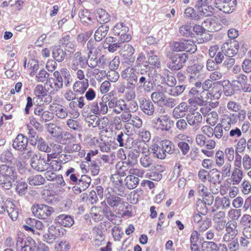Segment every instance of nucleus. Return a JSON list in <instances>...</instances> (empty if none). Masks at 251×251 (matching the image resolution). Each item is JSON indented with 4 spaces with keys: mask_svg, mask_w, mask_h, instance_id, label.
<instances>
[{
    "mask_svg": "<svg viewBox=\"0 0 251 251\" xmlns=\"http://www.w3.org/2000/svg\"><path fill=\"white\" fill-rule=\"evenodd\" d=\"M18 173L13 166L6 164L0 165V187L9 190L15 185V191L20 196L27 192L28 185L25 181L18 180Z\"/></svg>",
    "mask_w": 251,
    "mask_h": 251,
    "instance_id": "nucleus-1",
    "label": "nucleus"
},
{
    "mask_svg": "<svg viewBox=\"0 0 251 251\" xmlns=\"http://www.w3.org/2000/svg\"><path fill=\"white\" fill-rule=\"evenodd\" d=\"M136 86L148 93L153 90V83L149 71L145 69L139 68Z\"/></svg>",
    "mask_w": 251,
    "mask_h": 251,
    "instance_id": "nucleus-2",
    "label": "nucleus"
},
{
    "mask_svg": "<svg viewBox=\"0 0 251 251\" xmlns=\"http://www.w3.org/2000/svg\"><path fill=\"white\" fill-rule=\"evenodd\" d=\"M171 47L176 52L185 51L191 53H195L197 50V46L193 41L183 39L171 42Z\"/></svg>",
    "mask_w": 251,
    "mask_h": 251,
    "instance_id": "nucleus-3",
    "label": "nucleus"
},
{
    "mask_svg": "<svg viewBox=\"0 0 251 251\" xmlns=\"http://www.w3.org/2000/svg\"><path fill=\"white\" fill-rule=\"evenodd\" d=\"M188 59V56L185 53L175 54L170 58L167 67L172 71L179 70L183 67Z\"/></svg>",
    "mask_w": 251,
    "mask_h": 251,
    "instance_id": "nucleus-4",
    "label": "nucleus"
},
{
    "mask_svg": "<svg viewBox=\"0 0 251 251\" xmlns=\"http://www.w3.org/2000/svg\"><path fill=\"white\" fill-rule=\"evenodd\" d=\"M110 93L107 96V102L109 108L112 110V112L116 114H119L125 109H126V104L124 100L118 99L117 97L111 95Z\"/></svg>",
    "mask_w": 251,
    "mask_h": 251,
    "instance_id": "nucleus-5",
    "label": "nucleus"
},
{
    "mask_svg": "<svg viewBox=\"0 0 251 251\" xmlns=\"http://www.w3.org/2000/svg\"><path fill=\"white\" fill-rule=\"evenodd\" d=\"M174 125L170 116L166 114L160 116L154 122V127L158 130L169 131Z\"/></svg>",
    "mask_w": 251,
    "mask_h": 251,
    "instance_id": "nucleus-6",
    "label": "nucleus"
},
{
    "mask_svg": "<svg viewBox=\"0 0 251 251\" xmlns=\"http://www.w3.org/2000/svg\"><path fill=\"white\" fill-rule=\"evenodd\" d=\"M215 22L212 19H207L202 23V25H195L192 28L194 31L197 35H200L201 37L203 36L205 31L214 32L217 30L216 27H215Z\"/></svg>",
    "mask_w": 251,
    "mask_h": 251,
    "instance_id": "nucleus-7",
    "label": "nucleus"
},
{
    "mask_svg": "<svg viewBox=\"0 0 251 251\" xmlns=\"http://www.w3.org/2000/svg\"><path fill=\"white\" fill-rule=\"evenodd\" d=\"M88 65L87 59L80 51L75 52L72 58L70 67L72 70L76 71L78 69L86 68Z\"/></svg>",
    "mask_w": 251,
    "mask_h": 251,
    "instance_id": "nucleus-8",
    "label": "nucleus"
},
{
    "mask_svg": "<svg viewBox=\"0 0 251 251\" xmlns=\"http://www.w3.org/2000/svg\"><path fill=\"white\" fill-rule=\"evenodd\" d=\"M138 71L139 68L128 67L123 71L121 76L126 80L127 85L136 86Z\"/></svg>",
    "mask_w": 251,
    "mask_h": 251,
    "instance_id": "nucleus-9",
    "label": "nucleus"
},
{
    "mask_svg": "<svg viewBox=\"0 0 251 251\" xmlns=\"http://www.w3.org/2000/svg\"><path fill=\"white\" fill-rule=\"evenodd\" d=\"M238 42L235 40H228L222 46V50L228 57H233L237 54L239 50Z\"/></svg>",
    "mask_w": 251,
    "mask_h": 251,
    "instance_id": "nucleus-10",
    "label": "nucleus"
},
{
    "mask_svg": "<svg viewBox=\"0 0 251 251\" xmlns=\"http://www.w3.org/2000/svg\"><path fill=\"white\" fill-rule=\"evenodd\" d=\"M237 224L236 221L231 220L227 222L226 225V233L224 235L225 242H229L236 238L238 233Z\"/></svg>",
    "mask_w": 251,
    "mask_h": 251,
    "instance_id": "nucleus-11",
    "label": "nucleus"
},
{
    "mask_svg": "<svg viewBox=\"0 0 251 251\" xmlns=\"http://www.w3.org/2000/svg\"><path fill=\"white\" fill-rule=\"evenodd\" d=\"M58 43L59 47L64 48L67 52L71 53L75 50L76 48L75 42L69 34L63 35Z\"/></svg>",
    "mask_w": 251,
    "mask_h": 251,
    "instance_id": "nucleus-12",
    "label": "nucleus"
},
{
    "mask_svg": "<svg viewBox=\"0 0 251 251\" xmlns=\"http://www.w3.org/2000/svg\"><path fill=\"white\" fill-rule=\"evenodd\" d=\"M186 120L188 125L193 127V129L197 131L201 126L202 117L199 112L194 111L187 115Z\"/></svg>",
    "mask_w": 251,
    "mask_h": 251,
    "instance_id": "nucleus-13",
    "label": "nucleus"
},
{
    "mask_svg": "<svg viewBox=\"0 0 251 251\" xmlns=\"http://www.w3.org/2000/svg\"><path fill=\"white\" fill-rule=\"evenodd\" d=\"M105 197L107 203L112 207H117L121 203L122 199L117 196V193L113 190V188H107L104 191Z\"/></svg>",
    "mask_w": 251,
    "mask_h": 251,
    "instance_id": "nucleus-14",
    "label": "nucleus"
},
{
    "mask_svg": "<svg viewBox=\"0 0 251 251\" xmlns=\"http://www.w3.org/2000/svg\"><path fill=\"white\" fill-rule=\"evenodd\" d=\"M84 97L80 96L75 98V100L69 103V113L74 117H78L79 112L78 108L82 109L85 105Z\"/></svg>",
    "mask_w": 251,
    "mask_h": 251,
    "instance_id": "nucleus-15",
    "label": "nucleus"
},
{
    "mask_svg": "<svg viewBox=\"0 0 251 251\" xmlns=\"http://www.w3.org/2000/svg\"><path fill=\"white\" fill-rule=\"evenodd\" d=\"M53 78L50 77L47 79V83L53 91H57L62 89L63 86V79L61 74V70L60 72L55 71L53 73Z\"/></svg>",
    "mask_w": 251,
    "mask_h": 251,
    "instance_id": "nucleus-16",
    "label": "nucleus"
},
{
    "mask_svg": "<svg viewBox=\"0 0 251 251\" xmlns=\"http://www.w3.org/2000/svg\"><path fill=\"white\" fill-rule=\"evenodd\" d=\"M139 108L144 114L149 116L154 115L155 106L151 100L143 98L139 100Z\"/></svg>",
    "mask_w": 251,
    "mask_h": 251,
    "instance_id": "nucleus-17",
    "label": "nucleus"
},
{
    "mask_svg": "<svg viewBox=\"0 0 251 251\" xmlns=\"http://www.w3.org/2000/svg\"><path fill=\"white\" fill-rule=\"evenodd\" d=\"M203 66L202 63H199L188 67L187 72L189 75L188 77L190 82H193L200 77Z\"/></svg>",
    "mask_w": 251,
    "mask_h": 251,
    "instance_id": "nucleus-18",
    "label": "nucleus"
},
{
    "mask_svg": "<svg viewBox=\"0 0 251 251\" xmlns=\"http://www.w3.org/2000/svg\"><path fill=\"white\" fill-rule=\"evenodd\" d=\"M48 92L47 90L42 85H37L34 90L35 98L40 99L45 102L49 103L51 101L52 97Z\"/></svg>",
    "mask_w": 251,
    "mask_h": 251,
    "instance_id": "nucleus-19",
    "label": "nucleus"
},
{
    "mask_svg": "<svg viewBox=\"0 0 251 251\" xmlns=\"http://www.w3.org/2000/svg\"><path fill=\"white\" fill-rule=\"evenodd\" d=\"M28 140L22 133L19 134L13 141L12 147L19 151H24L28 147Z\"/></svg>",
    "mask_w": 251,
    "mask_h": 251,
    "instance_id": "nucleus-20",
    "label": "nucleus"
},
{
    "mask_svg": "<svg viewBox=\"0 0 251 251\" xmlns=\"http://www.w3.org/2000/svg\"><path fill=\"white\" fill-rule=\"evenodd\" d=\"M47 160L42 157L40 154H36L30 160V165L35 170L42 172L45 171L48 164Z\"/></svg>",
    "mask_w": 251,
    "mask_h": 251,
    "instance_id": "nucleus-21",
    "label": "nucleus"
},
{
    "mask_svg": "<svg viewBox=\"0 0 251 251\" xmlns=\"http://www.w3.org/2000/svg\"><path fill=\"white\" fill-rule=\"evenodd\" d=\"M123 49L122 54L124 62L127 65H131L135 60V58L133 56L134 48L129 44H125Z\"/></svg>",
    "mask_w": 251,
    "mask_h": 251,
    "instance_id": "nucleus-22",
    "label": "nucleus"
},
{
    "mask_svg": "<svg viewBox=\"0 0 251 251\" xmlns=\"http://www.w3.org/2000/svg\"><path fill=\"white\" fill-rule=\"evenodd\" d=\"M55 221L65 227H71L74 223L73 217L66 214H61L57 216Z\"/></svg>",
    "mask_w": 251,
    "mask_h": 251,
    "instance_id": "nucleus-23",
    "label": "nucleus"
},
{
    "mask_svg": "<svg viewBox=\"0 0 251 251\" xmlns=\"http://www.w3.org/2000/svg\"><path fill=\"white\" fill-rule=\"evenodd\" d=\"M186 88L185 84H179L178 85H174L170 88H166L164 92L169 95L173 97H178L181 95Z\"/></svg>",
    "mask_w": 251,
    "mask_h": 251,
    "instance_id": "nucleus-24",
    "label": "nucleus"
},
{
    "mask_svg": "<svg viewBox=\"0 0 251 251\" xmlns=\"http://www.w3.org/2000/svg\"><path fill=\"white\" fill-rule=\"evenodd\" d=\"M88 86V80L85 79L75 81L73 84V89L75 93L82 95L86 92Z\"/></svg>",
    "mask_w": 251,
    "mask_h": 251,
    "instance_id": "nucleus-25",
    "label": "nucleus"
},
{
    "mask_svg": "<svg viewBox=\"0 0 251 251\" xmlns=\"http://www.w3.org/2000/svg\"><path fill=\"white\" fill-rule=\"evenodd\" d=\"M58 160H53L50 161V164L54 170H59L61 167L60 163H65L72 159L73 157L68 154H62L58 157Z\"/></svg>",
    "mask_w": 251,
    "mask_h": 251,
    "instance_id": "nucleus-26",
    "label": "nucleus"
},
{
    "mask_svg": "<svg viewBox=\"0 0 251 251\" xmlns=\"http://www.w3.org/2000/svg\"><path fill=\"white\" fill-rule=\"evenodd\" d=\"M54 212V209L52 207L46 204L38 205L37 213L41 219H46Z\"/></svg>",
    "mask_w": 251,
    "mask_h": 251,
    "instance_id": "nucleus-27",
    "label": "nucleus"
},
{
    "mask_svg": "<svg viewBox=\"0 0 251 251\" xmlns=\"http://www.w3.org/2000/svg\"><path fill=\"white\" fill-rule=\"evenodd\" d=\"M188 110L187 104L185 102H181L178 105L175 107L173 111V115L176 119H179L185 115V112Z\"/></svg>",
    "mask_w": 251,
    "mask_h": 251,
    "instance_id": "nucleus-28",
    "label": "nucleus"
},
{
    "mask_svg": "<svg viewBox=\"0 0 251 251\" xmlns=\"http://www.w3.org/2000/svg\"><path fill=\"white\" fill-rule=\"evenodd\" d=\"M198 10L200 19L201 17L211 16L215 12V8L212 5H209V4H205L204 6L203 5L201 7L196 8Z\"/></svg>",
    "mask_w": 251,
    "mask_h": 251,
    "instance_id": "nucleus-29",
    "label": "nucleus"
},
{
    "mask_svg": "<svg viewBox=\"0 0 251 251\" xmlns=\"http://www.w3.org/2000/svg\"><path fill=\"white\" fill-rule=\"evenodd\" d=\"M115 139L119 143L120 147H125L126 148L128 147L127 142L132 141V138L129 137L127 134L123 131L120 132L116 135Z\"/></svg>",
    "mask_w": 251,
    "mask_h": 251,
    "instance_id": "nucleus-30",
    "label": "nucleus"
},
{
    "mask_svg": "<svg viewBox=\"0 0 251 251\" xmlns=\"http://www.w3.org/2000/svg\"><path fill=\"white\" fill-rule=\"evenodd\" d=\"M151 153H152L154 157L160 159H164L166 157V154L164 151L162 145L159 146L156 144H154L151 145L150 148Z\"/></svg>",
    "mask_w": 251,
    "mask_h": 251,
    "instance_id": "nucleus-31",
    "label": "nucleus"
},
{
    "mask_svg": "<svg viewBox=\"0 0 251 251\" xmlns=\"http://www.w3.org/2000/svg\"><path fill=\"white\" fill-rule=\"evenodd\" d=\"M108 30V25H102L100 26L95 32V40L97 42L101 41L106 36Z\"/></svg>",
    "mask_w": 251,
    "mask_h": 251,
    "instance_id": "nucleus-32",
    "label": "nucleus"
},
{
    "mask_svg": "<svg viewBox=\"0 0 251 251\" xmlns=\"http://www.w3.org/2000/svg\"><path fill=\"white\" fill-rule=\"evenodd\" d=\"M124 181L126 187L127 189L131 190L135 188L138 186L139 182V178L130 174L126 177Z\"/></svg>",
    "mask_w": 251,
    "mask_h": 251,
    "instance_id": "nucleus-33",
    "label": "nucleus"
},
{
    "mask_svg": "<svg viewBox=\"0 0 251 251\" xmlns=\"http://www.w3.org/2000/svg\"><path fill=\"white\" fill-rule=\"evenodd\" d=\"M96 15L98 22L100 24H106L110 21V15L104 9L98 8L96 10Z\"/></svg>",
    "mask_w": 251,
    "mask_h": 251,
    "instance_id": "nucleus-34",
    "label": "nucleus"
},
{
    "mask_svg": "<svg viewBox=\"0 0 251 251\" xmlns=\"http://www.w3.org/2000/svg\"><path fill=\"white\" fill-rule=\"evenodd\" d=\"M66 51L64 50L60 47H55L52 51V56L53 59L58 62H62L66 55Z\"/></svg>",
    "mask_w": 251,
    "mask_h": 251,
    "instance_id": "nucleus-35",
    "label": "nucleus"
},
{
    "mask_svg": "<svg viewBox=\"0 0 251 251\" xmlns=\"http://www.w3.org/2000/svg\"><path fill=\"white\" fill-rule=\"evenodd\" d=\"M28 183L31 186H38L44 184L45 179L41 175H32L29 176L27 179Z\"/></svg>",
    "mask_w": 251,
    "mask_h": 251,
    "instance_id": "nucleus-36",
    "label": "nucleus"
},
{
    "mask_svg": "<svg viewBox=\"0 0 251 251\" xmlns=\"http://www.w3.org/2000/svg\"><path fill=\"white\" fill-rule=\"evenodd\" d=\"M161 145H162L166 154L167 153L172 154L175 153L176 151L174 144L170 140H164L162 141Z\"/></svg>",
    "mask_w": 251,
    "mask_h": 251,
    "instance_id": "nucleus-37",
    "label": "nucleus"
},
{
    "mask_svg": "<svg viewBox=\"0 0 251 251\" xmlns=\"http://www.w3.org/2000/svg\"><path fill=\"white\" fill-rule=\"evenodd\" d=\"M237 3V0H225L222 11L227 14L232 13L235 9Z\"/></svg>",
    "mask_w": 251,
    "mask_h": 251,
    "instance_id": "nucleus-38",
    "label": "nucleus"
},
{
    "mask_svg": "<svg viewBox=\"0 0 251 251\" xmlns=\"http://www.w3.org/2000/svg\"><path fill=\"white\" fill-rule=\"evenodd\" d=\"M102 213L104 217L112 223L116 224L115 221L117 218V216L112 211L111 208L107 205H105L103 207L102 210Z\"/></svg>",
    "mask_w": 251,
    "mask_h": 251,
    "instance_id": "nucleus-39",
    "label": "nucleus"
},
{
    "mask_svg": "<svg viewBox=\"0 0 251 251\" xmlns=\"http://www.w3.org/2000/svg\"><path fill=\"white\" fill-rule=\"evenodd\" d=\"M223 92L226 96H231L235 93V86L230 82L229 80H224L222 82Z\"/></svg>",
    "mask_w": 251,
    "mask_h": 251,
    "instance_id": "nucleus-40",
    "label": "nucleus"
},
{
    "mask_svg": "<svg viewBox=\"0 0 251 251\" xmlns=\"http://www.w3.org/2000/svg\"><path fill=\"white\" fill-rule=\"evenodd\" d=\"M139 145L137 146L138 150L136 149L133 150L129 151L128 154V162L127 164H131L133 162H136L137 158L140 155V152L141 151L140 148L142 147V142L139 141Z\"/></svg>",
    "mask_w": 251,
    "mask_h": 251,
    "instance_id": "nucleus-41",
    "label": "nucleus"
},
{
    "mask_svg": "<svg viewBox=\"0 0 251 251\" xmlns=\"http://www.w3.org/2000/svg\"><path fill=\"white\" fill-rule=\"evenodd\" d=\"M47 129L50 134L54 137L58 138L61 135V128L54 124H48Z\"/></svg>",
    "mask_w": 251,
    "mask_h": 251,
    "instance_id": "nucleus-42",
    "label": "nucleus"
},
{
    "mask_svg": "<svg viewBox=\"0 0 251 251\" xmlns=\"http://www.w3.org/2000/svg\"><path fill=\"white\" fill-rule=\"evenodd\" d=\"M19 251H38V248L34 240L29 237Z\"/></svg>",
    "mask_w": 251,
    "mask_h": 251,
    "instance_id": "nucleus-43",
    "label": "nucleus"
},
{
    "mask_svg": "<svg viewBox=\"0 0 251 251\" xmlns=\"http://www.w3.org/2000/svg\"><path fill=\"white\" fill-rule=\"evenodd\" d=\"M107 95H104L101 99V101L99 103V115H105L108 112V105L107 102Z\"/></svg>",
    "mask_w": 251,
    "mask_h": 251,
    "instance_id": "nucleus-44",
    "label": "nucleus"
},
{
    "mask_svg": "<svg viewBox=\"0 0 251 251\" xmlns=\"http://www.w3.org/2000/svg\"><path fill=\"white\" fill-rule=\"evenodd\" d=\"M170 73L168 69L164 70V75L166 76V79L163 77L162 83H165L168 86V88H170L174 85L176 84V79L173 75H169Z\"/></svg>",
    "mask_w": 251,
    "mask_h": 251,
    "instance_id": "nucleus-45",
    "label": "nucleus"
},
{
    "mask_svg": "<svg viewBox=\"0 0 251 251\" xmlns=\"http://www.w3.org/2000/svg\"><path fill=\"white\" fill-rule=\"evenodd\" d=\"M243 171L238 168H234L231 174L233 184H238L243 178Z\"/></svg>",
    "mask_w": 251,
    "mask_h": 251,
    "instance_id": "nucleus-46",
    "label": "nucleus"
},
{
    "mask_svg": "<svg viewBox=\"0 0 251 251\" xmlns=\"http://www.w3.org/2000/svg\"><path fill=\"white\" fill-rule=\"evenodd\" d=\"M184 17L191 20H200L198 12H196L194 9L191 7H187L185 9L184 12Z\"/></svg>",
    "mask_w": 251,
    "mask_h": 251,
    "instance_id": "nucleus-47",
    "label": "nucleus"
},
{
    "mask_svg": "<svg viewBox=\"0 0 251 251\" xmlns=\"http://www.w3.org/2000/svg\"><path fill=\"white\" fill-rule=\"evenodd\" d=\"M91 182V178L86 175H81L76 184H78L84 191L90 186Z\"/></svg>",
    "mask_w": 251,
    "mask_h": 251,
    "instance_id": "nucleus-48",
    "label": "nucleus"
},
{
    "mask_svg": "<svg viewBox=\"0 0 251 251\" xmlns=\"http://www.w3.org/2000/svg\"><path fill=\"white\" fill-rule=\"evenodd\" d=\"M55 115L60 119H65L68 115L66 108L62 105H57L54 109Z\"/></svg>",
    "mask_w": 251,
    "mask_h": 251,
    "instance_id": "nucleus-49",
    "label": "nucleus"
},
{
    "mask_svg": "<svg viewBox=\"0 0 251 251\" xmlns=\"http://www.w3.org/2000/svg\"><path fill=\"white\" fill-rule=\"evenodd\" d=\"M217 244L211 241H203L201 244V251H218Z\"/></svg>",
    "mask_w": 251,
    "mask_h": 251,
    "instance_id": "nucleus-50",
    "label": "nucleus"
},
{
    "mask_svg": "<svg viewBox=\"0 0 251 251\" xmlns=\"http://www.w3.org/2000/svg\"><path fill=\"white\" fill-rule=\"evenodd\" d=\"M180 34L185 37L194 36V33L192 32V27L190 24H185L181 26L179 29Z\"/></svg>",
    "mask_w": 251,
    "mask_h": 251,
    "instance_id": "nucleus-51",
    "label": "nucleus"
},
{
    "mask_svg": "<svg viewBox=\"0 0 251 251\" xmlns=\"http://www.w3.org/2000/svg\"><path fill=\"white\" fill-rule=\"evenodd\" d=\"M62 151V148L61 145L59 144H54L52 146V152L50 154H48V162L50 160V158H56L60 155Z\"/></svg>",
    "mask_w": 251,
    "mask_h": 251,
    "instance_id": "nucleus-52",
    "label": "nucleus"
},
{
    "mask_svg": "<svg viewBox=\"0 0 251 251\" xmlns=\"http://www.w3.org/2000/svg\"><path fill=\"white\" fill-rule=\"evenodd\" d=\"M29 139L28 142L32 146L37 145L38 141L41 137H39L36 130L33 128H28Z\"/></svg>",
    "mask_w": 251,
    "mask_h": 251,
    "instance_id": "nucleus-53",
    "label": "nucleus"
},
{
    "mask_svg": "<svg viewBox=\"0 0 251 251\" xmlns=\"http://www.w3.org/2000/svg\"><path fill=\"white\" fill-rule=\"evenodd\" d=\"M67 126L75 131H79L81 129L80 121L74 119H69L67 121Z\"/></svg>",
    "mask_w": 251,
    "mask_h": 251,
    "instance_id": "nucleus-54",
    "label": "nucleus"
},
{
    "mask_svg": "<svg viewBox=\"0 0 251 251\" xmlns=\"http://www.w3.org/2000/svg\"><path fill=\"white\" fill-rule=\"evenodd\" d=\"M14 156L12 152L8 150L3 151L0 155V160L1 162H12Z\"/></svg>",
    "mask_w": 251,
    "mask_h": 251,
    "instance_id": "nucleus-55",
    "label": "nucleus"
},
{
    "mask_svg": "<svg viewBox=\"0 0 251 251\" xmlns=\"http://www.w3.org/2000/svg\"><path fill=\"white\" fill-rule=\"evenodd\" d=\"M61 74L65 86L68 87L73 81L70 72L67 69L63 68L61 69Z\"/></svg>",
    "mask_w": 251,
    "mask_h": 251,
    "instance_id": "nucleus-56",
    "label": "nucleus"
},
{
    "mask_svg": "<svg viewBox=\"0 0 251 251\" xmlns=\"http://www.w3.org/2000/svg\"><path fill=\"white\" fill-rule=\"evenodd\" d=\"M237 123V116L235 113H230L228 115H225L224 118L222 121L223 124L228 123L230 125H235Z\"/></svg>",
    "mask_w": 251,
    "mask_h": 251,
    "instance_id": "nucleus-57",
    "label": "nucleus"
},
{
    "mask_svg": "<svg viewBox=\"0 0 251 251\" xmlns=\"http://www.w3.org/2000/svg\"><path fill=\"white\" fill-rule=\"evenodd\" d=\"M93 31L89 30L84 33L79 34L76 37L77 42L84 45L88 39L92 36Z\"/></svg>",
    "mask_w": 251,
    "mask_h": 251,
    "instance_id": "nucleus-58",
    "label": "nucleus"
},
{
    "mask_svg": "<svg viewBox=\"0 0 251 251\" xmlns=\"http://www.w3.org/2000/svg\"><path fill=\"white\" fill-rule=\"evenodd\" d=\"M29 237L26 238L25 236V235L23 233L20 232H19L16 238V250L17 251H19V250L21 249V247L24 245V243L26 242L27 239Z\"/></svg>",
    "mask_w": 251,
    "mask_h": 251,
    "instance_id": "nucleus-59",
    "label": "nucleus"
},
{
    "mask_svg": "<svg viewBox=\"0 0 251 251\" xmlns=\"http://www.w3.org/2000/svg\"><path fill=\"white\" fill-rule=\"evenodd\" d=\"M100 164V160L99 159H96L92 161L90 165V169L92 175L95 176L99 174Z\"/></svg>",
    "mask_w": 251,
    "mask_h": 251,
    "instance_id": "nucleus-60",
    "label": "nucleus"
},
{
    "mask_svg": "<svg viewBox=\"0 0 251 251\" xmlns=\"http://www.w3.org/2000/svg\"><path fill=\"white\" fill-rule=\"evenodd\" d=\"M136 87L128 86H126V91L125 92V99L127 101H130L136 97L135 88Z\"/></svg>",
    "mask_w": 251,
    "mask_h": 251,
    "instance_id": "nucleus-61",
    "label": "nucleus"
},
{
    "mask_svg": "<svg viewBox=\"0 0 251 251\" xmlns=\"http://www.w3.org/2000/svg\"><path fill=\"white\" fill-rule=\"evenodd\" d=\"M37 144L38 149L41 151L48 153L51 151V147L49 146L48 143L42 138H40Z\"/></svg>",
    "mask_w": 251,
    "mask_h": 251,
    "instance_id": "nucleus-62",
    "label": "nucleus"
},
{
    "mask_svg": "<svg viewBox=\"0 0 251 251\" xmlns=\"http://www.w3.org/2000/svg\"><path fill=\"white\" fill-rule=\"evenodd\" d=\"M22 153V158L24 160L32 159L37 154L30 147H27L24 151H20Z\"/></svg>",
    "mask_w": 251,
    "mask_h": 251,
    "instance_id": "nucleus-63",
    "label": "nucleus"
},
{
    "mask_svg": "<svg viewBox=\"0 0 251 251\" xmlns=\"http://www.w3.org/2000/svg\"><path fill=\"white\" fill-rule=\"evenodd\" d=\"M61 142L63 144H67L71 143L74 139V135L68 132H61Z\"/></svg>",
    "mask_w": 251,
    "mask_h": 251,
    "instance_id": "nucleus-64",
    "label": "nucleus"
}]
</instances>
